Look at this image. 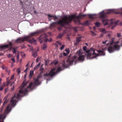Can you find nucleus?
Returning <instances> with one entry per match:
<instances>
[{"label":"nucleus","mask_w":122,"mask_h":122,"mask_svg":"<svg viewBox=\"0 0 122 122\" xmlns=\"http://www.w3.org/2000/svg\"><path fill=\"white\" fill-rule=\"evenodd\" d=\"M40 78V76H38L37 78L35 79L34 83L31 82L28 86H27L26 85L28 83V82L24 81L21 86L22 88L19 91L18 93L17 94H15L11 98L10 103L6 107L5 106L6 104L8 102L9 99H7V97H5L4 100L5 99V101L0 110V112H2L4 108H5L4 113L0 115V116H1V117L3 118L0 119V121L2 122V120L4 121V119L6 117V115L10 112L12 109V107H14L16 106V103L19 100L20 98L21 97L26 95V93L28 91L27 89L32 90L35 88V86L39 85L40 84L39 81Z\"/></svg>","instance_id":"nucleus-1"},{"label":"nucleus","mask_w":122,"mask_h":122,"mask_svg":"<svg viewBox=\"0 0 122 122\" xmlns=\"http://www.w3.org/2000/svg\"><path fill=\"white\" fill-rule=\"evenodd\" d=\"M83 54L82 50H79L76 53V56H74L71 58L69 57L66 62L63 61L62 64L63 69H62L60 67L58 68L56 72H55L56 69L55 68H54L48 73L44 74L43 77L47 80L46 83H47L48 81L52 79L53 76L59 73L60 71L63 70L64 68H67L68 66L71 65L73 64L75 65L79 61H83L84 60V55H82Z\"/></svg>","instance_id":"nucleus-2"},{"label":"nucleus","mask_w":122,"mask_h":122,"mask_svg":"<svg viewBox=\"0 0 122 122\" xmlns=\"http://www.w3.org/2000/svg\"><path fill=\"white\" fill-rule=\"evenodd\" d=\"M84 16V15L81 14L79 15L76 16L75 15H71L64 16H63L61 19L57 21V22H53L50 24L51 27H55V24H59L61 26L58 28L59 30H61L62 29V27L66 25H68L75 18L78 19Z\"/></svg>","instance_id":"nucleus-3"},{"label":"nucleus","mask_w":122,"mask_h":122,"mask_svg":"<svg viewBox=\"0 0 122 122\" xmlns=\"http://www.w3.org/2000/svg\"><path fill=\"white\" fill-rule=\"evenodd\" d=\"M38 32H34L30 33L27 36H25L24 37L19 38L16 40L15 42L16 43H20L26 40L30 43L32 44L34 42L36 41V40L34 38H33L32 40H30L28 38H30L33 36H34L37 34Z\"/></svg>","instance_id":"nucleus-4"},{"label":"nucleus","mask_w":122,"mask_h":122,"mask_svg":"<svg viewBox=\"0 0 122 122\" xmlns=\"http://www.w3.org/2000/svg\"><path fill=\"white\" fill-rule=\"evenodd\" d=\"M93 51V56L92 57V58L91 57V56L89 57V58H88V59H90L91 58H96L97 56H99V55H101V56H104L105 54V53L104 52V49L102 50H98L97 51V52L99 54H96L95 53V51L94 50H93L92 49H91V51H90L92 52Z\"/></svg>","instance_id":"nucleus-5"},{"label":"nucleus","mask_w":122,"mask_h":122,"mask_svg":"<svg viewBox=\"0 0 122 122\" xmlns=\"http://www.w3.org/2000/svg\"><path fill=\"white\" fill-rule=\"evenodd\" d=\"M87 49L88 48L86 46H84V51H85L87 53V55H84V57L86 56L87 59L89 58L92 55V53L90 52V51H91V49L87 50Z\"/></svg>","instance_id":"nucleus-6"},{"label":"nucleus","mask_w":122,"mask_h":122,"mask_svg":"<svg viewBox=\"0 0 122 122\" xmlns=\"http://www.w3.org/2000/svg\"><path fill=\"white\" fill-rule=\"evenodd\" d=\"M47 35L45 34L42 35L39 38V39L40 40L41 39H44L45 42H47L48 40V39L47 38Z\"/></svg>","instance_id":"nucleus-7"},{"label":"nucleus","mask_w":122,"mask_h":122,"mask_svg":"<svg viewBox=\"0 0 122 122\" xmlns=\"http://www.w3.org/2000/svg\"><path fill=\"white\" fill-rule=\"evenodd\" d=\"M114 13L116 14H118L119 12H116L114 10H109L107 11L106 12L107 14H109L110 13Z\"/></svg>","instance_id":"nucleus-8"},{"label":"nucleus","mask_w":122,"mask_h":122,"mask_svg":"<svg viewBox=\"0 0 122 122\" xmlns=\"http://www.w3.org/2000/svg\"><path fill=\"white\" fill-rule=\"evenodd\" d=\"M114 50L113 46H109L108 48V51L110 53H112L113 52Z\"/></svg>","instance_id":"nucleus-9"},{"label":"nucleus","mask_w":122,"mask_h":122,"mask_svg":"<svg viewBox=\"0 0 122 122\" xmlns=\"http://www.w3.org/2000/svg\"><path fill=\"white\" fill-rule=\"evenodd\" d=\"M88 16L89 18L93 20L96 18V16L95 14H89Z\"/></svg>","instance_id":"nucleus-10"},{"label":"nucleus","mask_w":122,"mask_h":122,"mask_svg":"<svg viewBox=\"0 0 122 122\" xmlns=\"http://www.w3.org/2000/svg\"><path fill=\"white\" fill-rule=\"evenodd\" d=\"M113 46L114 50H118L120 49V46L118 45H115Z\"/></svg>","instance_id":"nucleus-11"},{"label":"nucleus","mask_w":122,"mask_h":122,"mask_svg":"<svg viewBox=\"0 0 122 122\" xmlns=\"http://www.w3.org/2000/svg\"><path fill=\"white\" fill-rule=\"evenodd\" d=\"M8 45H6L5 46H0V51H1L5 48L8 47Z\"/></svg>","instance_id":"nucleus-12"},{"label":"nucleus","mask_w":122,"mask_h":122,"mask_svg":"<svg viewBox=\"0 0 122 122\" xmlns=\"http://www.w3.org/2000/svg\"><path fill=\"white\" fill-rule=\"evenodd\" d=\"M103 23L104 24V25H108V23L107 22V20L106 19H103L102 20Z\"/></svg>","instance_id":"nucleus-13"},{"label":"nucleus","mask_w":122,"mask_h":122,"mask_svg":"<svg viewBox=\"0 0 122 122\" xmlns=\"http://www.w3.org/2000/svg\"><path fill=\"white\" fill-rule=\"evenodd\" d=\"M81 39L80 38H78L76 39V42L74 43V45L75 46L77 45L78 43L80 41Z\"/></svg>","instance_id":"nucleus-14"},{"label":"nucleus","mask_w":122,"mask_h":122,"mask_svg":"<svg viewBox=\"0 0 122 122\" xmlns=\"http://www.w3.org/2000/svg\"><path fill=\"white\" fill-rule=\"evenodd\" d=\"M34 73V71L32 70H31L30 71V75H29V77L31 78Z\"/></svg>","instance_id":"nucleus-15"},{"label":"nucleus","mask_w":122,"mask_h":122,"mask_svg":"<svg viewBox=\"0 0 122 122\" xmlns=\"http://www.w3.org/2000/svg\"><path fill=\"white\" fill-rule=\"evenodd\" d=\"M52 17L53 18V19L54 20H55L56 19H58V17H59V16H56V15H52Z\"/></svg>","instance_id":"nucleus-16"},{"label":"nucleus","mask_w":122,"mask_h":122,"mask_svg":"<svg viewBox=\"0 0 122 122\" xmlns=\"http://www.w3.org/2000/svg\"><path fill=\"white\" fill-rule=\"evenodd\" d=\"M47 15L48 16V19L50 21H51V17H52V15H51L49 14H47Z\"/></svg>","instance_id":"nucleus-17"},{"label":"nucleus","mask_w":122,"mask_h":122,"mask_svg":"<svg viewBox=\"0 0 122 122\" xmlns=\"http://www.w3.org/2000/svg\"><path fill=\"white\" fill-rule=\"evenodd\" d=\"M41 47L43 50H45L47 48L46 45L45 44H44Z\"/></svg>","instance_id":"nucleus-18"},{"label":"nucleus","mask_w":122,"mask_h":122,"mask_svg":"<svg viewBox=\"0 0 122 122\" xmlns=\"http://www.w3.org/2000/svg\"><path fill=\"white\" fill-rule=\"evenodd\" d=\"M16 59L18 61L19 59V53L18 52L17 53Z\"/></svg>","instance_id":"nucleus-19"},{"label":"nucleus","mask_w":122,"mask_h":122,"mask_svg":"<svg viewBox=\"0 0 122 122\" xmlns=\"http://www.w3.org/2000/svg\"><path fill=\"white\" fill-rule=\"evenodd\" d=\"M63 33L60 34L57 37V38H60L63 36Z\"/></svg>","instance_id":"nucleus-20"},{"label":"nucleus","mask_w":122,"mask_h":122,"mask_svg":"<svg viewBox=\"0 0 122 122\" xmlns=\"http://www.w3.org/2000/svg\"><path fill=\"white\" fill-rule=\"evenodd\" d=\"M58 63L57 61H55L52 62L51 63V64H54L55 65L57 64Z\"/></svg>","instance_id":"nucleus-21"},{"label":"nucleus","mask_w":122,"mask_h":122,"mask_svg":"<svg viewBox=\"0 0 122 122\" xmlns=\"http://www.w3.org/2000/svg\"><path fill=\"white\" fill-rule=\"evenodd\" d=\"M17 48V47H16L15 48H12L13 49V50L12 51L13 52V54L15 53L16 52V51L15 50Z\"/></svg>","instance_id":"nucleus-22"},{"label":"nucleus","mask_w":122,"mask_h":122,"mask_svg":"<svg viewBox=\"0 0 122 122\" xmlns=\"http://www.w3.org/2000/svg\"><path fill=\"white\" fill-rule=\"evenodd\" d=\"M90 21L87 20L85 22H84V25H88L90 24Z\"/></svg>","instance_id":"nucleus-23"},{"label":"nucleus","mask_w":122,"mask_h":122,"mask_svg":"<svg viewBox=\"0 0 122 122\" xmlns=\"http://www.w3.org/2000/svg\"><path fill=\"white\" fill-rule=\"evenodd\" d=\"M101 31L102 32H103V33H106L107 31L106 32L105 30V29H102L101 30Z\"/></svg>","instance_id":"nucleus-24"},{"label":"nucleus","mask_w":122,"mask_h":122,"mask_svg":"<svg viewBox=\"0 0 122 122\" xmlns=\"http://www.w3.org/2000/svg\"><path fill=\"white\" fill-rule=\"evenodd\" d=\"M105 16V15L104 13L101 14L100 15V17L102 18H103Z\"/></svg>","instance_id":"nucleus-25"},{"label":"nucleus","mask_w":122,"mask_h":122,"mask_svg":"<svg viewBox=\"0 0 122 122\" xmlns=\"http://www.w3.org/2000/svg\"><path fill=\"white\" fill-rule=\"evenodd\" d=\"M100 25V23L98 22H97L95 24L96 26L97 27H99Z\"/></svg>","instance_id":"nucleus-26"},{"label":"nucleus","mask_w":122,"mask_h":122,"mask_svg":"<svg viewBox=\"0 0 122 122\" xmlns=\"http://www.w3.org/2000/svg\"><path fill=\"white\" fill-rule=\"evenodd\" d=\"M32 56H33L35 57H36L37 56V54L36 52H35L33 54Z\"/></svg>","instance_id":"nucleus-27"},{"label":"nucleus","mask_w":122,"mask_h":122,"mask_svg":"<svg viewBox=\"0 0 122 122\" xmlns=\"http://www.w3.org/2000/svg\"><path fill=\"white\" fill-rule=\"evenodd\" d=\"M6 82L7 84H6V86H8L10 82V80H8Z\"/></svg>","instance_id":"nucleus-28"},{"label":"nucleus","mask_w":122,"mask_h":122,"mask_svg":"<svg viewBox=\"0 0 122 122\" xmlns=\"http://www.w3.org/2000/svg\"><path fill=\"white\" fill-rule=\"evenodd\" d=\"M90 32L93 36H95L96 35V34L93 31H91Z\"/></svg>","instance_id":"nucleus-29"},{"label":"nucleus","mask_w":122,"mask_h":122,"mask_svg":"<svg viewBox=\"0 0 122 122\" xmlns=\"http://www.w3.org/2000/svg\"><path fill=\"white\" fill-rule=\"evenodd\" d=\"M56 43H58L60 46L62 45L61 43L59 41H56Z\"/></svg>","instance_id":"nucleus-30"},{"label":"nucleus","mask_w":122,"mask_h":122,"mask_svg":"<svg viewBox=\"0 0 122 122\" xmlns=\"http://www.w3.org/2000/svg\"><path fill=\"white\" fill-rule=\"evenodd\" d=\"M65 51L67 52V54H68L69 53V49H66V50Z\"/></svg>","instance_id":"nucleus-31"},{"label":"nucleus","mask_w":122,"mask_h":122,"mask_svg":"<svg viewBox=\"0 0 122 122\" xmlns=\"http://www.w3.org/2000/svg\"><path fill=\"white\" fill-rule=\"evenodd\" d=\"M65 45H62L60 49L61 50L63 49Z\"/></svg>","instance_id":"nucleus-32"},{"label":"nucleus","mask_w":122,"mask_h":122,"mask_svg":"<svg viewBox=\"0 0 122 122\" xmlns=\"http://www.w3.org/2000/svg\"><path fill=\"white\" fill-rule=\"evenodd\" d=\"M17 72L18 74L20 73V71L19 69H17Z\"/></svg>","instance_id":"nucleus-33"},{"label":"nucleus","mask_w":122,"mask_h":122,"mask_svg":"<svg viewBox=\"0 0 122 122\" xmlns=\"http://www.w3.org/2000/svg\"><path fill=\"white\" fill-rule=\"evenodd\" d=\"M14 75H13L11 76V77L10 80H10H12L13 79V78H14Z\"/></svg>","instance_id":"nucleus-34"},{"label":"nucleus","mask_w":122,"mask_h":122,"mask_svg":"<svg viewBox=\"0 0 122 122\" xmlns=\"http://www.w3.org/2000/svg\"><path fill=\"white\" fill-rule=\"evenodd\" d=\"M73 30L75 32H76L77 31V29L76 28H73Z\"/></svg>","instance_id":"nucleus-35"},{"label":"nucleus","mask_w":122,"mask_h":122,"mask_svg":"<svg viewBox=\"0 0 122 122\" xmlns=\"http://www.w3.org/2000/svg\"><path fill=\"white\" fill-rule=\"evenodd\" d=\"M21 47L22 49L24 48H25V45H23L21 46Z\"/></svg>","instance_id":"nucleus-36"},{"label":"nucleus","mask_w":122,"mask_h":122,"mask_svg":"<svg viewBox=\"0 0 122 122\" xmlns=\"http://www.w3.org/2000/svg\"><path fill=\"white\" fill-rule=\"evenodd\" d=\"M63 56H66L68 54L66 53L65 52H64L63 54Z\"/></svg>","instance_id":"nucleus-37"},{"label":"nucleus","mask_w":122,"mask_h":122,"mask_svg":"<svg viewBox=\"0 0 122 122\" xmlns=\"http://www.w3.org/2000/svg\"><path fill=\"white\" fill-rule=\"evenodd\" d=\"M63 56V54L62 53H61L60 54L59 56V57L60 58L61 57H62Z\"/></svg>","instance_id":"nucleus-38"},{"label":"nucleus","mask_w":122,"mask_h":122,"mask_svg":"<svg viewBox=\"0 0 122 122\" xmlns=\"http://www.w3.org/2000/svg\"><path fill=\"white\" fill-rule=\"evenodd\" d=\"M3 86H1L0 87V91H1L3 89Z\"/></svg>","instance_id":"nucleus-39"},{"label":"nucleus","mask_w":122,"mask_h":122,"mask_svg":"<svg viewBox=\"0 0 122 122\" xmlns=\"http://www.w3.org/2000/svg\"><path fill=\"white\" fill-rule=\"evenodd\" d=\"M107 40H105V41H102V43L103 44H105L106 43V42H107Z\"/></svg>","instance_id":"nucleus-40"},{"label":"nucleus","mask_w":122,"mask_h":122,"mask_svg":"<svg viewBox=\"0 0 122 122\" xmlns=\"http://www.w3.org/2000/svg\"><path fill=\"white\" fill-rule=\"evenodd\" d=\"M117 36L118 37H119L121 36V34L119 33H117Z\"/></svg>","instance_id":"nucleus-41"},{"label":"nucleus","mask_w":122,"mask_h":122,"mask_svg":"<svg viewBox=\"0 0 122 122\" xmlns=\"http://www.w3.org/2000/svg\"><path fill=\"white\" fill-rule=\"evenodd\" d=\"M14 85L13 86V87L11 88V91H12L14 90Z\"/></svg>","instance_id":"nucleus-42"},{"label":"nucleus","mask_w":122,"mask_h":122,"mask_svg":"<svg viewBox=\"0 0 122 122\" xmlns=\"http://www.w3.org/2000/svg\"><path fill=\"white\" fill-rule=\"evenodd\" d=\"M28 68L27 67V68H26V69H25V70H24V72H26V73H27V70Z\"/></svg>","instance_id":"nucleus-43"},{"label":"nucleus","mask_w":122,"mask_h":122,"mask_svg":"<svg viewBox=\"0 0 122 122\" xmlns=\"http://www.w3.org/2000/svg\"><path fill=\"white\" fill-rule=\"evenodd\" d=\"M11 60H12L13 61V62H15V61L14 58H12V59H11Z\"/></svg>","instance_id":"nucleus-44"},{"label":"nucleus","mask_w":122,"mask_h":122,"mask_svg":"<svg viewBox=\"0 0 122 122\" xmlns=\"http://www.w3.org/2000/svg\"><path fill=\"white\" fill-rule=\"evenodd\" d=\"M38 66H37V65L35 67H34V69H37V68H38Z\"/></svg>","instance_id":"nucleus-45"},{"label":"nucleus","mask_w":122,"mask_h":122,"mask_svg":"<svg viewBox=\"0 0 122 122\" xmlns=\"http://www.w3.org/2000/svg\"><path fill=\"white\" fill-rule=\"evenodd\" d=\"M40 58L39 57H38L37 59H36V61L37 62H38L39 61V60H40Z\"/></svg>","instance_id":"nucleus-46"},{"label":"nucleus","mask_w":122,"mask_h":122,"mask_svg":"<svg viewBox=\"0 0 122 122\" xmlns=\"http://www.w3.org/2000/svg\"><path fill=\"white\" fill-rule=\"evenodd\" d=\"M8 91V88H6L5 90V93H6Z\"/></svg>","instance_id":"nucleus-47"},{"label":"nucleus","mask_w":122,"mask_h":122,"mask_svg":"<svg viewBox=\"0 0 122 122\" xmlns=\"http://www.w3.org/2000/svg\"><path fill=\"white\" fill-rule=\"evenodd\" d=\"M90 0H85V1H86V2L87 3V4L89 3V1Z\"/></svg>","instance_id":"nucleus-48"},{"label":"nucleus","mask_w":122,"mask_h":122,"mask_svg":"<svg viewBox=\"0 0 122 122\" xmlns=\"http://www.w3.org/2000/svg\"><path fill=\"white\" fill-rule=\"evenodd\" d=\"M11 56V55L10 54H9L7 55V56L9 57H10Z\"/></svg>","instance_id":"nucleus-49"},{"label":"nucleus","mask_w":122,"mask_h":122,"mask_svg":"<svg viewBox=\"0 0 122 122\" xmlns=\"http://www.w3.org/2000/svg\"><path fill=\"white\" fill-rule=\"evenodd\" d=\"M6 86V84L4 82L3 83V87L5 86Z\"/></svg>","instance_id":"nucleus-50"},{"label":"nucleus","mask_w":122,"mask_h":122,"mask_svg":"<svg viewBox=\"0 0 122 122\" xmlns=\"http://www.w3.org/2000/svg\"><path fill=\"white\" fill-rule=\"evenodd\" d=\"M117 22H118L117 21V22H115L114 23V24L115 25H116L117 24Z\"/></svg>","instance_id":"nucleus-51"},{"label":"nucleus","mask_w":122,"mask_h":122,"mask_svg":"<svg viewBox=\"0 0 122 122\" xmlns=\"http://www.w3.org/2000/svg\"><path fill=\"white\" fill-rule=\"evenodd\" d=\"M52 41V39L51 38H50V40H48L47 41H48L50 42L51 41Z\"/></svg>","instance_id":"nucleus-52"},{"label":"nucleus","mask_w":122,"mask_h":122,"mask_svg":"<svg viewBox=\"0 0 122 122\" xmlns=\"http://www.w3.org/2000/svg\"><path fill=\"white\" fill-rule=\"evenodd\" d=\"M2 80V79L1 78H0V85L1 84V81Z\"/></svg>","instance_id":"nucleus-53"},{"label":"nucleus","mask_w":122,"mask_h":122,"mask_svg":"<svg viewBox=\"0 0 122 122\" xmlns=\"http://www.w3.org/2000/svg\"><path fill=\"white\" fill-rule=\"evenodd\" d=\"M9 45L11 46L12 45V43L11 42H10L9 43Z\"/></svg>","instance_id":"nucleus-54"},{"label":"nucleus","mask_w":122,"mask_h":122,"mask_svg":"<svg viewBox=\"0 0 122 122\" xmlns=\"http://www.w3.org/2000/svg\"><path fill=\"white\" fill-rule=\"evenodd\" d=\"M40 63H39L37 65V66H38V67L40 66Z\"/></svg>","instance_id":"nucleus-55"},{"label":"nucleus","mask_w":122,"mask_h":122,"mask_svg":"<svg viewBox=\"0 0 122 122\" xmlns=\"http://www.w3.org/2000/svg\"><path fill=\"white\" fill-rule=\"evenodd\" d=\"M44 68H41L40 69V70L41 71H42L43 70Z\"/></svg>","instance_id":"nucleus-56"},{"label":"nucleus","mask_w":122,"mask_h":122,"mask_svg":"<svg viewBox=\"0 0 122 122\" xmlns=\"http://www.w3.org/2000/svg\"><path fill=\"white\" fill-rule=\"evenodd\" d=\"M20 5H23V2H22V3L21 2H20Z\"/></svg>","instance_id":"nucleus-57"},{"label":"nucleus","mask_w":122,"mask_h":122,"mask_svg":"<svg viewBox=\"0 0 122 122\" xmlns=\"http://www.w3.org/2000/svg\"><path fill=\"white\" fill-rule=\"evenodd\" d=\"M29 62H28V64H27L26 65V67H27V66H28V65H29V64H29Z\"/></svg>","instance_id":"nucleus-58"},{"label":"nucleus","mask_w":122,"mask_h":122,"mask_svg":"<svg viewBox=\"0 0 122 122\" xmlns=\"http://www.w3.org/2000/svg\"><path fill=\"white\" fill-rule=\"evenodd\" d=\"M34 13L35 14H36L37 13V12L36 10H35L34 11Z\"/></svg>","instance_id":"nucleus-59"},{"label":"nucleus","mask_w":122,"mask_h":122,"mask_svg":"<svg viewBox=\"0 0 122 122\" xmlns=\"http://www.w3.org/2000/svg\"><path fill=\"white\" fill-rule=\"evenodd\" d=\"M26 76V74L24 75V77H25Z\"/></svg>","instance_id":"nucleus-60"},{"label":"nucleus","mask_w":122,"mask_h":122,"mask_svg":"<svg viewBox=\"0 0 122 122\" xmlns=\"http://www.w3.org/2000/svg\"><path fill=\"white\" fill-rule=\"evenodd\" d=\"M6 72H8V71L7 70V69H6Z\"/></svg>","instance_id":"nucleus-61"},{"label":"nucleus","mask_w":122,"mask_h":122,"mask_svg":"<svg viewBox=\"0 0 122 122\" xmlns=\"http://www.w3.org/2000/svg\"><path fill=\"white\" fill-rule=\"evenodd\" d=\"M9 79V77L6 78V80H7V81L8 80H8Z\"/></svg>","instance_id":"nucleus-62"},{"label":"nucleus","mask_w":122,"mask_h":122,"mask_svg":"<svg viewBox=\"0 0 122 122\" xmlns=\"http://www.w3.org/2000/svg\"><path fill=\"white\" fill-rule=\"evenodd\" d=\"M25 54H24V55L23 56H22V57H25Z\"/></svg>","instance_id":"nucleus-63"},{"label":"nucleus","mask_w":122,"mask_h":122,"mask_svg":"<svg viewBox=\"0 0 122 122\" xmlns=\"http://www.w3.org/2000/svg\"><path fill=\"white\" fill-rule=\"evenodd\" d=\"M84 44L86 45L87 46H88V44L87 43H85V44Z\"/></svg>","instance_id":"nucleus-64"}]
</instances>
